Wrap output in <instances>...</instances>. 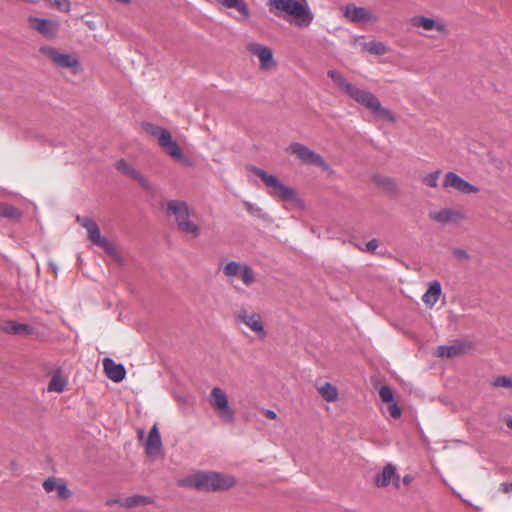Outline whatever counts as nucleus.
Instances as JSON below:
<instances>
[{"mask_svg":"<svg viewBox=\"0 0 512 512\" xmlns=\"http://www.w3.org/2000/svg\"><path fill=\"white\" fill-rule=\"evenodd\" d=\"M43 487L48 493L56 491L58 496L62 499H66L70 495V491L64 483L57 482L52 478L45 480Z\"/></svg>","mask_w":512,"mask_h":512,"instance_id":"393cba45","label":"nucleus"},{"mask_svg":"<svg viewBox=\"0 0 512 512\" xmlns=\"http://www.w3.org/2000/svg\"><path fill=\"white\" fill-rule=\"evenodd\" d=\"M506 425L509 429H512V417H509L506 421Z\"/></svg>","mask_w":512,"mask_h":512,"instance_id":"de8ad7c7","label":"nucleus"},{"mask_svg":"<svg viewBox=\"0 0 512 512\" xmlns=\"http://www.w3.org/2000/svg\"><path fill=\"white\" fill-rule=\"evenodd\" d=\"M247 50L254 56H257L260 61V66L263 69H271L276 66L273 58V51L271 48L261 45L259 43H250Z\"/></svg>","mask_w":512,"mask_h":512,"instance_id":"ddd939ff","label":"nucleus"},{"mask_svg":"<svg viewBox=\"0 0 512 512\" xmlns=\"http://www.w3.org/2000/svg\"><path fill=\"white\" fill-rule=\"evenodd\" d=\"M452 254H453V256L455 258H457L459 260H467V259H469L468 253L464 249H461V248L453 249Z\"/></svg>","mask_w":512,"mask_h":512,"instance_id":"a19ab883","label":"nucleus"},{"mask_svg":"<svg viewBox=\"0 0 512 512\" xmlns=\"http://www.w3.org/2000/svg\"><path fill=\"white\" fill-rule=\"evenodd\" d=\"M379 396H380L381 400L385 403H390V402L395 401L392 389L386 385L382 386L379 389Z\"/></svg>","mask_w":512,"mask_h":512,"instance_id":"c9c22d12","label":"nucleus"},{"mask_svg":"<svg viewBox=\"0 0 512 512\" xmlns=\"http://www.w3.org/2000/svg\"><path fill=\"white\" fill-rule=\"evenodd\" d=\"M441 294V284L437 280L430 283L429 288L422 296V301L429 307H433Z\"/></svg>","mask_w":512,"mask_h":512,"instance_id":"5701e85b","label":"nucleus"},{"mask_svg":"<svg viewBox=\"0 0 512 512\" xmlns=\"http://www.w3.org/2000/svg\"><path fill=\"white\" fill-rule=\"evenodd\" d=\"M443 187L453 188L463 194H471L479 191L478 187L466 181L464 178L460 177L458 174L452 171L445 174Z\"/></svg>","mask_w":512,"mask_h":512,"instance_id":"f8f14e48","label":"nucleus"},{"mask_svg":"<svg viewBox=\"0 0 512 512\" xmlns=\"http://www.w3.org/2000/svg\"><path fill=\"white\" fill-rule=\"evenodd\" d=\"M243 264L237 261H229L223 267V273L225 276L231 277H239L240 271L242 269Z\"/></svg>","mask_w":512,"mask_h":512,"instance_id":"c756f323","label":"nucleus"},{"mask_svg":"<svg viewBox=\"0 0 512 512\" xmlns=\"http://www.w3.org/2000/svg\"><path fill=\"white\" fill-rule=\"evenodd\" d=\"M270 8L276 16L281 17V12H285L291 16L297 17L298 25L308 26L313 20V14L305 2L299 0H272Z\"/></svg>","mask_w":512,"mask_h":512,"instance_id":"7ed1b4c3","label":"nucleus"},{"mask_svg":"<svg viewBox=\"0 0 512 512\" xmlns=\"http://www.w3.org/2000/svg\"><path fill=\"white\" fill-rule=\"evenodd\" d=\"M374 181L384 189L388 191H394L396 189L395 181L390 177L385 176H374Z\"/></svg>","mask_w":512,"mask_h":512,"instance_id":"473e14b6","label":"nucleus"},{"mask_svg":"<svg viewBox=\"0 0 512 512\" xmlns=\"http://www.w3.org/2000/svg\"><path fill=\"white\" fill-rule=\"evenodd\" d=\"M378 245L379 243L377 239H371L366 243V251L374 252L377 249Z\"/></svg>","mask_w":512,"mask_h":512,"instance_id":"37998d69","label":"nucleus"},{"mask_svg":"<svg viewBox=\"0 0 512 512\" xmlns=\"http://www.w3.org/2000/svg\"><path fill=\"white\" fill-rule=\"evenodd\" d=\"M391 482L397 488L400 486V478L397 473L396 467L393 464L389 463L383 468L381 473L375 476V484L378 487H386Z\"/></svg>","mask_w":512,"mask_h":512,"instance_id":"2eb2a0df","label":"nucleus"},{"mask_svg":"<svg viewBox=\"0 0 512 512\" xmlns=\"http://www.w3.org/2000/svg\"><path fill=\"white\" fill-rule=\"evenodd\" d=\"M0 217L10 220H18L22 217V212L12 204L1 202Z\"/></svg>","mask_w":512,"mask_h":512,"instance_id":"a878e982","label":"nucleus"},{"mask_svg":"<svg viewBox=\"0 0 512 512\" xmlns=\"http://www.w3.org/2000/svg\"><path fill=\"white\" fill-rule=\"evenodd\" d=\"M265 415L270 418V419H276L277 418V413L273 410H270V409H267L265 411Z\"/></svg>","mask_w":512,"mask_h":512,"instance_id":"a18cd8bd","label":"nucleus"},{"mask_svg":"<svg viewBox=\"0 0 512 512\" xmlns=\"http://www.w3.org/2000/svg\"><path fill=\"white\" fill-rule=\"evenodd\" d=\"M145 130L152 136L158 139L159 145L174 159L183 160L184 154L179 147L178 143L173 140L171 133L158 125L146 123L144 124Z\"/></svg>","mask_w":512,"mask_h":512,"instance_id":"39448f33","label":"nucleus"},{"mask_svg":"<svg viewBox=\"0 0 512 512\" xmlns=\"http://www.w3.org/2000/svg\"><path fill=\"white\" fill-rule=\"evenodd\" d=\"M236 321L245 324L260 339H264L267 335L262 318L258 313H249L247 310H241L236 315Z\"/></svg>","mask_w":512,"mask_h":512,"instance_id":"9b49d317","label":"nucleus"},{"mask_svg":"<svg viewBox=\"0 0 512 512\" xmlns=\"http://www.w3.org/2000/svg\"><path fill=\"white\" fill-rule=\"evenodd\" d=\"M210 3H218L224 6L225 8H234L236 9L244 19H249L251 14L245 0H207Z\"/></svg>","mask_w":512,"mask_h":512,"instance_id":"4be33fe9","label":"nucleus"},{"mask_svg":"<svg viewBox=\"0 0 512 512\" xmlns=\"http://www.w3.org/2000/svg\"><path fill=\"white\" fill-rule=\"evenodd\" d=\"M48 2L62 12H69L71 4L69 0H48Z\"/></svg>","mask_w":512,"mask_h":512,"instance_id":"58836bf2","label":"nucleus"},{"mask_svg":"<svg viewBox=\"0 0 512 512\" xmlns=\"http://www.w3.org/2000/svg\"><path fill=\"white\" fill-rule=\"evenodd\" d=\"M500 490L504 493L512 492V482L511 483H502L500 485Z\"/></svg>","mask_w":512,"mask_h":512,"instance_id":"c03bdc74","label":"nucleus"},{"mask_svg":"<svg viewBox=\"0 0 512 512\" xmlns=\"http://www.w3.org/2000/svg\"><path fill=\"white\" fill-rule=\"evenodd\" d=\"M440 173H441V170H436V171H433V172L427 174L422 179L423 183L426 186L431 187V188L438 187V178H439Z\"/></svg>","mask_w":512,"mask_h":512,"instance_id":"72a5a7b5","label":"nucleus"},{"mask_svg":"<svg viewBox=\"0 0 512 512\" xmlns=\"http://www.w3.org/2000/svg\"><path fill=\"white\" fill-rule=\"evenodd\" d=\"M239 278L246 286H250L255 281V273L250 266L243 264Z\"/></svg>","mask_w":512,"mask_h":512,"instance_id":"7c9ffc66","label":"nucleus"},{"mask_svg":"<svg viewBox=\"0 0 512 512\" xmlns=\"http://www.w3.org/2000/svg\"><path fill=\"white\" fill-rule=\"evenodd\" d=\"M67 381L58 374H54L49 382L48 391L61 393L65 389Z\"/></svg>","mask_w":512,"mask_h":512,"instance_id":"c85d7f7f","label":"nucleus"},{"mask_svg":"<svg viewBox=\"0 0 512 512\" xmlns=\"http://www.w3.org/2000/svg\"><path fill=\"white\" fill-rule=\"evenodd\" d=\"M429 217L438 223L447 224L449 222L457 221L462 218V215L459 212H456L452 209H442L439 211H433L429 214Z\"/></svg>","mask_w":512,"mask_h":512,"instance_id":"412c9836","label":"nucleus"},{"mask_svg":"<svg viewBox=\"0 0 512 512\" xmlns=\"http://www.w3.org/2000/svg\"><path fill=\"white\" fill-rule=\"evenodd\" d=\"M250 171L253 172L254 175L259 177L267 187L271 188L270 195L279 196L284 200H292L295 197L294 190L283 184L280 179L272 174H269L262 168L252 166Z\"/></svg>","mask_w":512,"mask_h":512,"instance_id":"423d86ee","label":"nucleus"},{"mask_svg":"<svg viewBox=\"0 0 512 512\" xmlns=\"http://www.w3.org/2000/svg\"><path fill=\"white\" fill-rule=\"evenodd\" d=\"M29 24L34 30L50 39L56 36L60 27L57 21L33 16L29 17Z\"/></svg>","mask_w":512,"mask_h":512,"instance_id":"4468645a","label":"nucleus"},{"mask_svg":"<svg viewBox=\"0 0 512 512\" xmlns=\"http://www.w3.org/2000/svg\"><path fill=\"white\" fill-rule=\"evenodd\" d=\"M49 267L53 270V272H55V273L57 272V266H56V264H54V263L50 262V263H49Z\"/></svg>","mask_w":512,"mask_h":512,"instance_id":"09e8293b","label":"nucleus"},{"mask_svg":"<svg viewBox=\"0 0 512 512\" xmlns=\"http://www.w3.org/2000/svg\"><path fill=\"white\" fill-rule=\"evenodd\" d=\"M116 168L131 178H134L136 173L138 172L132 165L126 162L124 159H120L116 162Z\"/></svg>","mask_w":512,"mask_h":512,"instance_id":"2f4dec72","label":"nucleus"},{"mask_svg":"<svg viewBox=\"0 0 512 512\" xmlns=\"http://www.w3.org/2000/svg\"><path fill=\"white\" fill-rule=\"evenodd\" d=\"M412 480H413V477H412L411 475H405V476L403 477V482H404L405 484H409V483H411V481H412Z\"/></svg>","mask_w":512,"mask_h":512,"instance_id":"49530a36","label":"nucleus"},{"mask_svg":"<svg viewBox=\"0 0 512 512\" xmlns=\"http://www.w3.org/2000/svg\"><path fill=\"white\" fill-rule=\"evenodd\" d=\"M103 366L107 377L116 382H121L126 376V369L123 364L116 363L111 358H105L103 360Z\"/></svg>","mask_w":512,"mask_h":512,"instance_id":"dca6fc26","label":"nucleus"},{"mask_svg":"<svg viewBox=\"0 0 512 512\" xmlns=\"http://www.w3.org/2000/svg\"><path fill=\"white\" fill-rule=\"evenodd\" d=\"M367 50L375 55H383L386 52V47L382 42L371 41L366 44Z\"/></svg>","mask_w":512,"mask_h":512,"instance_id":"f704fd0d","label":"nucleus"},{"mask_svg":"<svg viewBox=\"0 0 512 512\" xmlns=\"http://www.w3.org/2000/svg\"><path fill=\"white\" fill-rule=\"evenodd\" d=\"M327 76L331 78L335 86L356 103L368 109L378 118L385 119L390 123L396 122V117L387 108L383 107L378 98L370 91L361 89L347 79L336 70H328Z\"/></svg>","mask_w":512,"mask_h":512,"instance_id":"f257e3e1","label":"nucleus"},{"mask_svg":"<svg viewBox=\"0 0 512 512\" xmlns=\"http://www.w3.org/2000/svg\"><path fill=\"white\" fill-rule=\"evenodd\" d=\"M236 483L235 478L230 475H223L216 472L197 473L181 481L185 487L194 488L198 491H219L226 490Z\"/></svg>","mask_w":512,"mask_h":512,"instance_id":"f03ea898","label":"nucleus"},{"mask_svg":"<svg viewBox=\"0 0 512 512\" xmlns=\"http://www.w3.org/2000/svg\"><path fill=\"white\" fill-rule=\"evenodd\" d=\"M319 393L327 402H333L338 398V391L336 387L328 382L319 388Z\"/></svg>","mask_w":512,"mask_h":512,"instance_id":"bb28decb","label":"nucleus"},{"mask_svg":"<svg viewBox=\"0 0 512 512\" xmlns=\"http://www.w3.org/2000/svg\"><path fill=\"white\" fill-rule=\"evenodd\" d=\"M76 220L81 226H83L87 230L88 239L94 245L101 247L102 249H104L105 252L109 254L114 252V248L109 242V240L105 237H102L100 228L93 218L87 216H77Z\"/></svg>","mask_w":512,"mask_h":512,"instance_id":"6e6552de","label":"nucleus"},{"mask_svg":"<svg viewBox=\"0 0 512 512\" xmlns=\"http://www.w3.org/2000/svg\"><path fill=\"white\" fill-rule=\"evenodd\" d=\"M209 402L211 406L218 411L220 418L224 422H232L235 418L234 411L229 405L227 395L219 388L214 387L210 392Z\"/></svg>","mask_w":512,"mask_h":512,"instance_id":"1a4fd4ad","label":"nucleus"},{"mask_svg":"<svg viewBox=\"0 0 512 512\" xmlns=\"http://www.w3.org/2000/svg\"><path fill=\"white\" fill-rule=\"evenodd\" d=\"M161 447L162 441L159 429L158 426L154 424L145 441V452L148 456L154 457L159 454Z\"/></svg>","mask_w":512,"mask_h":512,"instance_id":"f3484780","label":"nucleus"},{"mask_svg":"<svg viewBox=\"0 0 512 512\" xmlns=\"http://www.w3.org/2000/svg\"><path fill=\"white\" fill-rule=\"evenodd\" d=\"M387 412L393 419H399L402 415V410L400 406L395 402L387 403Z\"/></svg>","mask_w":512,"mask_h":512,"instance_id":"e433bc0d","label":"nucleus"},{"mask_svg":"<svg viewBox=\"0 0 512 512\" xmlns=\"http://www.w3.org/2000/svg\"><path fill=\"white\" fill-rule=\"evenodd\" d=\"M495 387H503L512 389V378L507 376L496 377L493 381Z\"/></svg>","mask_w":512,"mask_h":512,"instance_id":"4c0bfd02","label":"nucleus"},{"mask_svg":"<svg viewBox=\"0 0 512 512\" xmlns=\"http://www.w3.org/2000/svg\"><path fill=\"white\" fill-rule=\"evenodd\" d=\"M462 352V347L457 345H441L438 347V356L452 358Z\"/></svg>","mask_w":512,"mask_h":512,"instance_id":"cd10ccee","label":"nucleus"},{"mask_svg":"<svg viewBox=\"0 0 512 512\" xmlns=\"http://www.w3.org/2000/svg\"><path fill=\"white\" fill-rule=\"evenodd\" d=\"M3 331L14 335H30L33 332V328L28 324L18 323L16 321H7L2 326Z\"/></svg>","mask_w":512,"mask_h":512,"instance_id":"b1692460","label":"nucleus"},{"mask_svg":"<svg viewBox=\"0 0 512 512\" xmlns=\"http://www.w3.org/2000/svg\"><path fill=\"white\" fill-rule=\"evenodd\" d=\"M291 154L296 155L303 164L315 165L320 167L322 170L329 173H333L331 166L325 161V159L313 150H310L307 146L300 142H292L288 149Z\"/></svg>","mask_w":512,"mask_h":512,"instance_id":"0eeeda50","label":"nucleus"},{"mask_svg":"<svg viewBox=\"0 0 512 512\" xmlns=\"http://www.w3.org/2000/svg\"><path fill=\"white\" fill-rule=\"evenodd\" d=\"M245 208L251 215L262 217V209L259 206L251 202H245Z\"/></svg>","mask_w":512,"mask_h":512,"instance_id":"ea45409f","label":"nucleus"},{"mask_svg":"<svg viewBox=\"0 0 512 512\" xmlns=\"http://www.w3.org/2000/svg\"><path fill=\"white\" fill-rule=\"evenodd\" d=\"M411 25L413 27L423 28L427 31L437 30L439 32L445 31V25L435 21L426 16H414L411 18Z\"/></svg>","mask_w":512,"mask_h":512,"instance_id":"6ab92c4d","label":"nucleus"},{"mask_svg":"<svg viewBox=\"0 0 512 512\" xmlns=\"http://www.w3.org/2000/svg\"><path fill=\"white\" fill-rule=\"evenodd\" d=\"M133 179L136 180L143 188H145V189L150 188L148 181L140 172H137Z\"/></svg>","mask_w":512,"mask_h":512,"instance_id":"79ce46f5","label":"nucleus"},{"mask_svg":"<svg viewBox=\"0 0 512 512\" xmlns=\"http://www.w3.org/2000/svg\"><path fill=\"white\" fill-rule=\"evenodd\" d=\"M40 52L50 58L56 66L60 68H71L75 71L79 67V61L71 54L60 53L56 48L50 46H43Z\"/></svg>","mask_w":512,"mask_h":512,"instance_id":"9d476101","label":"nucleus"},{"mask_svg":"<svg viewBox=\"0 0 512 512\" xmlns=\"http://www.w3.org/2000/svg\"><path fill=\"white\" fill-rule=\"evenodd\" d=\"M152 500L149 497L142 495H131L126 497L125 499L115 498L108 501V505H113L114 503H118L120 506H124L127 508H132L136 506H143L151 503Z\"/></svg>","mask_w":512,"mask_h":512,"instance_id":"aec40b11","label":"nucleus"},{"mask_svg":"<svg viewBox=\"0 0 512 512\" xmlns=\"http://www.w3.org/2000/svg\"><path fill=\"white\" fill-rule=\"evenodd\" d=\"M344 15L352 22H370L374 19L366 8L353 4L346 5Z\"/></svg>","mask_w":512,"mask_h":512,"instance_id":"a211bd4d","label":"nucleus"},{"mask_svg":"<svg viewBox=\"0 0 512 512\" xmlns=\"http://www.w3.org/2000/svg\"><path fill=\"white\" fill-rule=\"evenodd\" d=\"M166 210L168 214L174 215L177 227L182 233L190 234L193 238L200 235V227L191 221L190 209L185 201L170 200L166 204Z\"/></svg>","mask_w":512,"mask_h":512,"instance_id":"20e7f679","label":"nucleus"}]
</instances>
